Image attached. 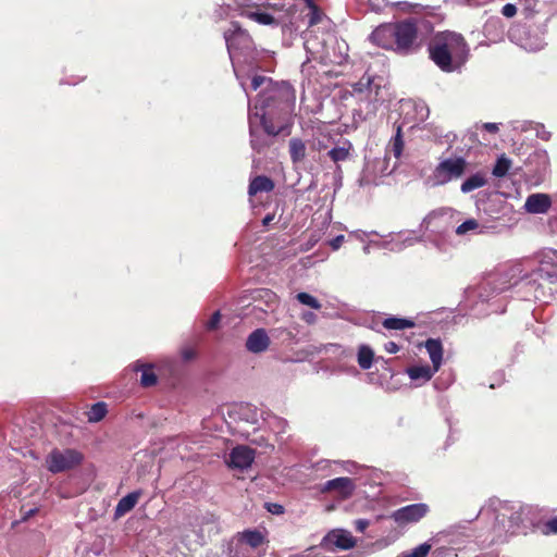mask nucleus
<instances>
[{
	"label": "nucleus",
	"mask_w": 557,
	"mask_h": 557,
	"mask_svg": "<svg viewBox=\"0 0 557 557\" xmlns=\"http://www.w3.org/2000/svg\"><path fill=\"white\" fill-rule=\"evenodd\" d=\"M304 1L309 10L318 8V5L315 4V2L313 0H304Z\"/></svg>",
	"instance_id": "obj_45"
},
{
	"label": "nucleus",
	"mask_w": 557,
	"mask_h": 557,
	"mask_svg": "<svg viewBox=\"0 0 557 557\" xmlns=\"http://www.w3.org/2000/svg\"><path fill=\"white\" fill-rule=\"evenodd\" d=\"M265 81H267V77L261 76V75H255L251 79V88L253 90H257L264 84Z\"/></svg>",
	"instance_id": "obj_38"
},
{
	"label": "nucleus",
	"mask_w": 557,
	"mask_h": 557,
	"mask_svg": "<svg viewBox=\"0 0 557 557\" xmlns=\"http://www.w3.org/2000/svg\"><path fill=\"white\" fill-rule=\"evenodd\" d=\"M193 356H194V352H193L191 350H185V351L183 352V357H184V359H185V360H189V359H191V358H193Z\"/></svg>",
	"instance_id": "obj_46"
},
{
	"label": "nucleus",
	"mask_w": 557,
	"mask_h": 557,
	"mask_svg": "<svg viewBox=\"0 0 557 557\" xmlns=\"http://www.w3.org/2000/svg\"><path fill=\"white\" fill-rule=\"evenodd\" d=\"M301 319L308 324H313L317 321V315L311 311H307L302 313Z\"/></svg>",
	"instance_id": "obj_41"
},
{
	"label": "nucleus",
	"mask_w": 557,
	"mask_h": 557,
	"mask_svg": "<svg viewBox=\"0 0 557 557\" xmlns=\"http://www.w3.org/2000/svg\"><path fill=\"white\" fill-rule=\"evenodd\" d=\"M543 532L545 534L557 533V517H554L544 524Z\"/></svg>",
	"instance_id": "obj_34"
},
{
	"label": "nucleus",
	"mask_w": 557,
	"mask_h": 557,
	"mask_svg": "<svg viewBox=\"0 0 557 557\" xmlns=\"http://www.w3.org/2000/svg\"><path fill=\"white\" fill-rule=\"evenodd\" d=\"M136 371H140V384L144 387H151L154 386L158 382L157 374L153 371V368L151 364H141L140 367L136 368Z\"/></svg>",
	"instance_id": "obj_23"
},
{
	"label": "nucleus",
	"mask_w": 557,
	"mask_h": 557,
	"mask_svg": "<svg viewBox=\"0 0 557 557\" xmlns=\"http://www.w3.org/2000/svg\"><path fill=\"white\" fill-rule=\"evenodd\" d=\"M351 145L348 143V147H335L329 151V157L335 163L345 161L349 157V149Z\"/></svg>",
	"instance_id": "obj_29"
},
{
	"label": "nucleus",
	"mask_w": 557,
	"mask_h": 557,
	"mask_svg": "<svg viewBox=\"0 0 557 557\" xmlns=\"http://www.w3.org/2000/svg\"><path fill=\"white\" fill-rule=\"evenodd\" d=\"M249 135L250 146L258 153L263 152L267 148H269L272 145V140L270 139L271 136H268L264 133L260 132L257 127L252 125V123H250L249 126Z\"/></svg>",
	"instance_id": "obj_15"
},
{
	"label": "nucleus",
	"mask_w": 557,
	"mask_h": 557,
	"mask_svg": "<svg viewBox=\"0 0 557 557\" xmlns=\"http://www.w3.org/2000/svg\"><path fill=\"white\" fill-rule=\"evenodd\" d=\"M374 352L368 345H361L358 349L357 361L361 369L368 370L372 367Z\"/></svg>",
	"instance_id": "obj_24"
},
{
	"label": "nucleus",
	"mask_w": 557,
	"mask_h": 557,
	"mask_svg": "<svg viewBox=\"0 0 557 557\" xmlns=\"http://www.w3.org/2000/svg\"><path fill=\"white\" fill-rule=\"evenodd\" d=\"M431 550V545L428 543L420 544L411 552H406L401 557H426Z\"/></svg>",
	"instance_id": "obj_31"
},
{
	"label": "nucleus",
	"mask_w": 557,
	"mask_h": 557,
	"mask_svg": "<svg viewBox=\"0 0 557 557\" xmlns=\"http://www.w3.org/2000/svg\"><path fill=\"white\" fill-rule=\"evenodd\" d=\"M486 184L484 175L476 173L468 177L460 186L463 194L470 193L474 189L483 187Z\"/></svg>",
	"instance_id": "obj_25"
},
{
	"label": "nucleus",
	"mask_w": 557,
	"mask_h": 557,
	"mask_svg": "<svg viewBox=\"0 0 557 557\" xmlns=\"http://www.w3.org/2000/svg\"><path fill=\"white\" fill-rule=\"evenodd\" d=\"M479 227V223L474 219H469L462 222L458 227L456 228L457 235H465L469 231L476 230Z\"/></svg>",
	"instance_id": "obj_33"
},
{
	"label": "nucleus",
	"mask_w": 557,
	"mask_h": 557,
	"mask_svg": "<svg viewBox=\"0 0 557 557\" xmlns=\"http://www.w3.org/2000/svg\"><path fill=\"white\" fill-rule=\"evenodd\" d=\"M272 216L271 215H267L264 219H263V224L264 225H268L271 221H272Z\"/></svg>",
	"instance_id": "obj_48"
},
{
	"label": "nucleus",
	"mask_w": 557,
	"mask_h": 557,
	"mask_svg": "<svg viewBox=\"0 0 557 557\" xmlns=\"http://www.w3.org/2000/svg\"><path fill=\"white\" fill-rule=\"evenodd\" d=\"M429 54L442 71L449 73L467 61L469 46L459 33L440 32L434 35L429 45Z\"/></svg>",
	"instance_id": "obj_2"
},
{
	"label": "nucleus",
	"mask_w": 557,
	"mask_h": 557,
	"mask_svg": "<svg viewBox=\"0 0 557 557\" xmlns=\"http://www.w3.org/2000/svg\"><path fill=\"white\" fill-rule=\"evenodd\" d=\"M143 495L141 490L134 491L122 497L114 509V518L119 519L133 510Z\"/></svg>",
	"instance_id": "obj_13"
},
{
	"label": "nucleus",
	"mask_w": 557,
	"mask_h": 557,
	"mask_svg": "<svg viewBox=\"0 0 557 557\" xmlns=\"http://www.w3.org/2000/svg\"><path fill=\"white\" fill-rule=\"evenodd\" d=\"M289 156L294 164L302 162L306 158V144L302 139L294 137L289 140Z\"/></svg>",
	"instance_id": "obj_19"
},
{
	"label": "nucleus",
	"mask_w": 557,
	"mask_h": 557,
	"mask_svg": "<svg viewBox=\"0 0 557 557\" xmlns=\"http://www.w3.org/2000/svg\"><path fill=\"white\" fill-rule=\"evenodd\" d=\"M370 40L377 47L404 55L417 52L422 46L414 18L381 24L371 33Z\"/></svg>",
	"instance_id": "obj_1"
},
{
	"label": "nucleus",
	"mask_w": 557,
	"mask_h": 557,
	"mask_svg": "<svg viewBox=\"0 0 557 557\" xmlns=\"http://www.w3.org/2000/svg\"><path fill=\"white\" fill-rule=\"evenodd\" d=\"M284 90L287 92H290L292 99L293 100L295 99L294 90L292 89L290 86H288V85L284 86Z\"/></svg>",
	"instance_id": "obj_47"
},
{
	"label": "nucleus",
	"mask_w": 557,
	"mask_h": 557,
	"mask_svg": "<svg viewBox=\"0 0 557 557\" xmlns=\"http://www.w3.org/2000/svg\"><path fill=\"white\" fill-rule=\"evenodd\" d=\"M296 299L301 304V305H305V306H308L312 309H315V310H319L321 309L322 305L320 304V301L313 297L312 295L308 294V293H305V292H300L296 295Z\"/></svg>",
	"instance_id": "obj_30"
},
{
	"label": "nucleus",
	"mask_w": 557,
	"mask_h": 557,
	"mask_svg": "<svg viewBox=\"0 0 557 557\" xmlns=\"http://www.w3.org/2000/svg\"><path fill=\"white\" fill-rule=\"evenodd\" d=\"M482 127H483V129H485L486 132H488L491 134H496L499 131L497 123H491V122L484 123Z\"/></svg>",
	"instance_id": "obj_42"
},
{
	"label": "nucleus",
	"mask_w": 557,
	"mask_h": 557,
	"mask_svg": "<svg viewBox=\"0 0 557 557\" xmlns=\"http://www.w3.org/2000/svg\"><path fill=\"white\" fill-rule=\"evenodd\" d=\"M84 459L76 449H53L46 458L47 468L52 473H60L79 466Z\"/></svg>",
	"instance_id": "obj_4"
},
{
	"label": "nucleus",
	"mask_w": 557,
	"mask_h": 557,
	"mask_svg": "<svg viewBox=\"0 0 557 557\" xmlns=\"http://www.w3.org/2000/svg\"><path fill=\"white\" fill-rule=\"evenodd\" d=\"M356 488L355 482L348 476H341L329 480L324 483L322 492H337L343 499L349 498Z\"/></svg>",
	"instance_id": "obj_10"
},
{
	"label": "nucleus",
	"mask_w": 557,
	"mask_h": 557,
	"mask_svg": "<svg viewBox=\"0 0 557 557\" xmlns=\"http://www.w3.org/2000/svg\"><path fill=\"white\" fill-rule=\"evenodd\" d=\"M264 7V4L246 0L245 2L237 3V12L239 16L251 20L260 25L277 26L278 22L272 14L263 11Z\"/></svg>",
	"instance_id": "obj_6"
},
{
	"label": "nucleus",
	"mask_w": 557,
	"mask_h": 557,
	"mask_svg": "<svg viewBox=\"0 0 557 557\" xmlns=\"http://www.w3.org/2000/svg\"><path fill=\"white\" fill-rule=\"evenodd\" d=\"M429 512V506L423 503L411 504L395 510L392 519L398 524L418 522Z\"/></svg>",
	"instance_id": "obj_8"
},
{
	"label": "nucleus",
	"mask_w": 557,
	"mask_h": 557,
	"mask_svg": "<svg viewBox=\"0 0 557 557\" xmlns=\"http://www.w3.org/2000/svg\"><path fill=\"white\" fill-rule=\"evenodd\" d=\"M274 187L275 184L272 178L265 175H257L249 183L248 194L249 196H255L259 193H270Z\"/></svg>",
	"instance_id": "obj_16"
},
{
	"label": "nucleus",
	"mask_w": 557,
	"mask_h": 557,
	"mask_svg": "<svg viewBox=\"0 0 557 557\" xmlns=\"http://www.w3.org/2000/svg\"><path fill=\"white\" fill-rule=\"evenodd\" d=\"M255 460V449L238 445L232 449L226 463L232 469L245 470L251 466Z\"/></svg>",
	"instance_id": "obj_9"
},
{
	"label": "nucleus",
	"mask_w": 557,
	"mask_h": 557,
	"mask_svg": "<svg viewBox=\"0 0 557 557\" xmlns=\"http://www.w3.org/2000/svg\"><path fill=\"white\" fill-rule=\"evenodd\" d=\"M510 168H511V160L508 159L505 154H503L497 159L492 173L496 177H504L507 175Z\"/></svg>",
	"instance_id": "obj_28"
},
{
	"label": "nucleus",
	"mask_w": 557,
	"mask_h": 557,
	"mask_svg": "<svg viewBox=\"0 0 557 557\" xmlns=\"http://www.w3.org/2000/svg\"><path fill=\"white\" fill-rule=\"evenodd\" d=\"M324 13L323 11L318 7V8H314V9H311L309 10V13L307 14V17H308V26L309 27H312L314 25H318L319 23L322 22V20L324 18Z\"/></svg>",
	"instance_id": "obj_32"
},
{
	"label": "nucleus",
	"mask_w": 557,
	"mask_h": 557,
	"mask_svg": "<svg viewBox=\"0 0 557 557\" xmlns=\"http://www.w3.org/2000/svg\"><path fill=\"white\" fill-rule=\"evenodd\" d=\"M224 39L230 54L235 50L249 48L252 45V37L242 25L233 21L231 27L224 32Z\"/></svg>",
	"instance_id": "obj_7"
},
{
	"label": "nucleus",
	"mask_w": 557,
	"mask_h": 557,
	"mask_svg": "<svg viewBox=\"0 0 557 557\" xmlns=\"http://www.w3.org/2000/svg\"><path fill=\"white\" fill-rule=\"evenodd\" d=\"M438 370H434V366L430 367L428 364L425 366H413L408 368L407 373L409 377L413 381L422 380L424 382L432 379V376L437 372Z\"/></svg>",
	"instance_id": "obj_20"
},
{
	"label": "nucleus",
	"mask_w": 557,
	"mask_h": 557,
	"mask_svg": "<svg viewBox=\"0 0 557 557\" xmlns=\"http://www.w3.org/2000/svg\"><path fill=\"white\" fill-rule=\"evenodd\" d=\"M502 14L508 18L513 17L517 14V8L512 3H506L502 8Z\"/></svg>",
	"instance_id": "obj_37"
},
{
	"label": "nucleus",
	"mask_w": 557,
	"mask_h": 557,
	"mask_svg": "<svg viewBox=\"0 0 557 557\" xmlns=\"http://www.w3.org/2000/svg\"><path fill=\"white\" fill-rule=\"evenodd\" d=\"M239 541L245 542L250 548H258L261 546L265 539L259 530H245L238 533Z\"/></svg>",
	"instance_id": "obj_21"
},
{
	"label": "nucleus",
	"mask_w": 557,
	"mask_h": 557,
	"mask_svg": "<svg viewBox=\"0 0 557 557\" xmlns=\"http://www.w3.org/2000/svg\"><path fill=\"white\" fill-rule=\"evenodd\" d=\"M270 337L264 329H257L249 334L246 341V348L253 354L265 351L270 346Z\"/></svg>",
	"instance_id": "obj_12"
},
{
	"label": "nucleus",
	"mask_w": 557,
	"mask_h": 557,
	"mask_svg": "<svg viewBox=\"0 0 557 557\" xmlns=\"http://www.w3.org/2000/svg\"><path fill=\"white\" fill-rule=\"evenodd\" d=\"M552 197L548 194L536 193L528 196L524 209L528 213L544 214L552 208Z\"/></svg>",
	"instance_id": "obj_11"
},
{
	"label": "nucleus",
	"mask_w": 557,
	"mask_h": 557,
	"mask_svg": "<svg viewBox=\"0 0 557 557\" xmlns=\"http://www.w3.org/2000/svg\"><path fill=\"white\" fill-rule=\"evenodd\" d=\"M404 146H405V143L403 139L401 125H397L396 134L389 140L388 151L392 152L394 154V157L398 159L403 153Z\"/></svg>",
	"instance_id": "obj_26"
},
{
	"label": "nucleus",
	"mask_w": 557,
	"mask_h": 557,
	"mask_svg": "<svg viewBox=\"0 0 557 557\" xmlns=\"http://www.w3.org/2000/svg\"><path fill=\"white\" fill-rule=\"evenodd\" d=\"M424 347L430 356L434 370H440L443 361V345L440 339L429 338L424 343Z\"/></svg>",
	"instance_id": "obj_17"
},
{
	"label": "nucleus",
	"mask_w": 557,
	"mask_h": 557,
	"mask_svg": "<svg viewBox=\"0 0 557 557\" xmlns=\"http://www.w3.org/2000/svg\"><path fill=\"white\" fill-rule=\"evenodd\" d=\"M531 15H532V12L530 11V12H528V13L525 14V17H530Z\"/></svg>",
	"instance_id": "obj_49"
},
{
	"label": "nucleus",
	"mask_w": 557,
	"mask_h": 557,
	"mask_svg": "<svg viewBox=\"0 0 557 557\" xmlns=\"http://www.w3.org/2000/svg\"><path fill=\"white\" fill-rule=\"evenodd\" d=\"M260 123L263 129V133L268 136L275 137L281 134L289 135L290 126L285 124L281 126H275L273 121L269 119L265 114L261 115Z\"/></svg>",
	"instance_id": "obj_18"
},
{
	"label": "nucleus",
	"mask_w": 557,
	"mask_h": 557,
	"mask_svg": "<svg viewBox=\"0 0 557 557\" xmlns=\"http://www.w3.org/2000/svg\"><path fill=\"white\" fill-rule=\"evenodd\" d=\"M468 162L462 157L442 160L434 169L433 176L436 184L444 185L453 180L460 178L467 170Z\"/></svg>",
	"instance_id": "obj_5"
},
{
	"label": "nucleus",
	"mask_w": 557,
	"mask_h": 557,
	"mask_svg": "<svg viewBox=\"0 0 557 557\" xmlns=\"http://www.w3.org/2000/svg\"><path fill=\"white\" fill-rule=\"evenodd\" d=\"M385 350L389 354H396L399 351V346L395 342H388L385 344Z\"/></svg>",
	"instance_id": "obj_43"
},
{
	"label": "nucleus",
	"mask_w": 557,
	"mask_h": 557,
	"mask_svg": "<svg viewBox=\"0 0 557 557\" xmlns=\"http://www.w3.org/2000/svg\"><path fill=\"white\" fill-rule=\"evenodd\" d=\"M345 240V236L344 235H338L336 236L335 238H333L331 242H330V246L333 250H337L339 249V247L342 246V244L344 243Z\"/></svg>",
	"instance_id": "obj_40"
},
{
	"label": "nucleus",
	"mask_w": 557,
	"mask_h": 557,
	"mask_svg": "<svg viewBox=\"0 0 557 557\" xmlns=\"http://www.w3.org/2000/svg\"><path fill=\"white\" fill-rule=\"evenodd\" d=\"M107 405L103 401L96 403L91 406L90 410L87 412L89 422H99L107 414Z\"/></svg>",
	"instance_id": "obj_27"
},
{
	"label": "nucleus",
	"mask_w": 557,
	"mask_h": 557,
	"mask_svg": "<svg viewBox=\"0 0 557 557\" xmlns=\"http://www.w3.org/2000/svg\"><path fill=\"white\" fill-rule=\"evenodd\" d=\"M372 84V78L370 76H363L356 84L355 90L361 91L362 87H369Z\"/></svg>",
	"instance_id": "obj_39"
},
{
	"label": "nucleus",
	"mask_w": 557,
	"mask_h": 557,
	"mask_svg": "<svg viewBox=\"0 0 557 557\" xmlns=\"http://www.w3.org/2000/svg\"><path fill=\"white\" fill-rule=\"evenodd\" d=\"M539 511L536 506L528 504L505 505L503 511L497 515L496 521L510 535L525 534L540 521Z\"/></svg>",
	"instance_id": "obj_3"
},
{
	"label": "nucleus",
	"mask_w": 557,
	"mask_h": 557,
	"mask_svg": "<svg viewBox=\"0 0 557 557\" xmlns=\"http://www.w3.org/2000/svg\"><path fill=\"white\" fill-rule=\"evenodd\" d=\"M264 507L272 515L284 513V507L277 503H265Z\"/></svg>",
	"instance_id": "obj_35"
},
{
	"label": "nucleus",
	"mask_w": 557,
	"mask_h": 557,
	"mask_svg": "<svg viewBox=\"0 0 557 557\" xmlns=\"http://www.w3.org/2000/svg\"><path fill=\"white\" fill-rule=\"evenodd\" d=\"M382 325L386 330L401 331V330L413 327L414 322L412 320L405 319V318L391 317V318L384 319V321L382 322Z\"/></svg>",
	"instance_id": "obj_22"
},
{
	"label": "nucleus",
	"mask_w": 557,
	"mask_h": 557,
	"mask_svg": "<svg viewBox=\"0 0 557 557\" xmlns=\"http://www.w3.org/2000/svg\"><path fill=\"white\" fill-rule=\"evenodd\" d=\"M325 540L339 549L352 548L356 544L354 536L347 531H332Z\"/></svg>",
	"instance_id": "obj_14"
},
{
	"label": "nucleus",
	"mask_w": 557,
	"mask_h": 557,
	"mask_svg": "<svg viewBox=\"0 0 557 557\" xmlns=\"http://www.w3.org/2000/svg\"><path fill=\"white\" fill-rule=\"evenodd\" d=\"M369 525V522L363 519H359L356 521V529L360 532H363Z\"/></svg>",
	"instance_id": "obj_44"
},
{
	"label": "nucleus",
	"mask_w": 557,
	"mask_h": 557,
	"mask_svg": "<svg viewBox=\"0 0 557 557\" xmlns=\"http://www.w3.org/2000/svg\"><path fill=\"white\" fill-rule=\"evenodd\" d=\"M221 321V314L219 311H215L209 321L207 322V329L208 330H215L219 326V323Z\"/></svg>",
	"instance_id": "obj_36"
}]
</instances>
